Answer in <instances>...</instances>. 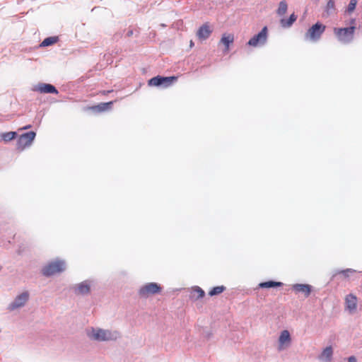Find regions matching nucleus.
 <instances>
[{
  "instance_id": "1",
  "label": "nucleus",
  "mask_w": 362,
  "mask_h": 362,
  "mask_svg": "<svg viewBox=\"0 0 362 362\" xmlns=\"http://www.w3.org/2000/svg\"><path fill=\"white\" fill-rule=\"evenodd\" d=\"M356 29V19L351 18L349 27L334 28L333 33L339 42L343 44H348L353 41Z\"/></svg>"
},
{
  "instance_id": "2",
  "label": "nucleus",
  "mask_w": 362,
  "mask_h": 362,
  "mask_svg": "<svg viewBox=\"0 0 362 362\" xmlns=\"http://www.w3.org/2000/svg\"><path fill=\"white\" fill-rule=\"evenodd\" d=\"M89 337L97 341L116 340L119 337L117 332H111L102 329H92L91 332L88 334Z\"/></svg>"
},
{
  "instance_id": "3",
  "label": "nucleus",
  "mask_w": 362,
  "mask_h": 362,
  "mask_svg": "<svg viewBox=\"0 0 362 362\" xmlns=\"http://www.w3.org/2000/svg\"><path fill=\"white\" fill-rule=\"evenodd\" d=\"M326 29V25L320 22H317L313 25L305 33V38L307 40L317 42L320 38Z\"/></svg>"
},
{
  "instance_id": "4",
  "label": "nucleus",
  "mask_w": 362,
  "mask_h": 362,
  "mask_svg": "<svg viewBox=\"0 0 362 362\" xmlns=\"http://www.w3.org/2000/svg\"><path fill=\"white\" fill-rule=\"evenodd\" d=\"M65 269L66 265L64 261L55 260L45 265L42 269V273L45 276H50L64 272Z\"/></svg>"
},
{
  "instance_id": "5",
  "label": "nucleus",
  "mask_w": 362,
  "mask_h": 362,
  "mask_svg": "<svg viewBox=\"0 0 362 362\" xmlns=\"http://www.w3.org/2000/svg\"><path fill=\"white\" fill-rule=\"evenodd\" d=\"M161 289L160 286L156 283H148L139 289V294L141 298H146L151 295L159 293Z\"/></svg>"
},
{
  "instance_id": "6",
  "label": "nucleus",
  "mask_w": 362,
  "mask_h": 362,
  "mask_svg": "<svg viewBox=\"0 0 362 362\" xmlns=\"http://www.w3.org/2000/svg\"><path fill=\"white\" fill-rule=\"evenodd\" d=\"M177 80V76L164 77V76H158L151 78L148 81V84L150 86H163L164 87H168L173 82L176 81Z\"/></svg>"
},
{
  "instance_id": "7",
  "label": "nucleus",
  "mask_w": 362,
  "mask_h": 362,
  "mask_svg": "<svg viewBox=\"0 0 362 362\" xmlns=\"http://www.w3.org/2000/svg\"><path fill=\"white\" fill-rule=\"evenodd\" d=\"M36 134L34 132H29L21 135L16 143L17 148L20 151H23L26 147L30 146Z\"/></svg>"
},
{
  "instance_id": "8",
  "label": "nucleus",
  "mask_w": 362,
  "mask_h": 362,
  "mask_svg": "<svg viewBox=\"0 0 362 362\" xmlns=\"http://www.w3.org/2000/svg\"><path fill=\"white\" fill-rule=\"evenodd\" d=\"M268 29L264 26L262 30L257 35H254L248 42L247 45L251 47H257L265 44L267 40Z\"/></svg>"
},
{
  "instance_id": "9",
  "label": "nucleus",
  "mask_w": 362,
  "mask_h": 362,
  "mask_svg": "<svg viewBox=\"0 0 362 362\" xmlns=\"http://www.w3.org/2000/svg\"><path fill=\"white\" fill-rule=\"evenodd\" d=\"M29 294L27 291L18 295L14 301L9 305L11 310H14L19 307L23 306L28 300Z\"/></svg>"
},
{
  "instance_id": "10",
  "label": "nucleus",
  "mask_w": 362,
  "mask_h": 362,
  "mask_svg": "<svg viewBox=\"0 0 362 362\" xmlns=\"http://www.w3.org/2000/svg\"><path fill=\"white\" fill-rule=\"evenodd\" d=\"M113 104L112 101L108 103H101L96 105L89 106L86 107L87 110H91L94 112H103L107 111L112 108V105Z\"/></svg>"
},
{
  "instance_id": "11",
  "label": "nucleus",
  "mask_w": 362,
  "mask_h": 362,
  "mask_svg": "<svg viewBox=\"0 0 362 362\" xmlns=\"http://www.w3.org/2000/svg\"><path fill=\"white\" fill-rule=\"evenodd\" d=\"M35 90L38 91L41 93H58V91L56 89V88L54 86L48 83L38 84L35 87Z\"/></svg>"
},
{
  "instance_id": "12",
  "label": "nucleus",
  "mask_w": 362,
  "mask_h": 362,
  "mask_svg": "<svg viewBox=\"0 0 362 362\" xmlns=\"http://www.w3.org/2000/svg\"><path fill=\"white\" fill-rule=\"evenodd\" d=\"M291 342V336L288 330H284L281 332L279 339V349L282 350L285 346H288Z\"/></svg>"
},
{
  "instance_id": "13",
  "label": "nucleus",
  "mask_w": 362,
  "mask_h": 362,
  "mask_svg": "<svg viewBox=\"0 0 362 362\" xmlns=\"http://www.w3.org/2000/svg\"><path fill=\"white\" fill-rule=\"evenodd\" d=\"M211 33V30L209 25L205 23L199 28L197 35L200 40H206L210 36Z\"/></svg>"
},
{
  "instance_id": "14",
  "label": "nucleus",
  "mask_w": 362,
  "mask_h": 362,
  "mask_svg": "<svg viewBox=\"0 0 362 362\" xmlns=\"http://www.w3.org/2000/svg\"><path fill=\"white\" fill-rule=\"evenodd\" d=\"M293 289L296 293H302L305 297H308L311 292V287L308 284H294Z\"/></svg>"
},
{
  "instance_id": "15",
  "label": "nucleus",
  "mask_w": 362,
  "mask_h": 362,
  "mask_svg": "<svg viewBox=\"0 0 362 362\" xmlns=\"http://www.w3.org/2000/svg\"><path fill=\"white\" fill-rule=\"evenodd\" d=\"M346 307L351 312H354L356 310L357 307V299L356 297L354 295H348L346 297Z\"/></svg>"
},
{
  "instance_id": "16",
  "label": "nucleus",
  "mask_w": 362,
  "mask_h": 362,
  "mask_svg": "<svg viewBox=\"0 0 362 362\" xmlns=\"http://www.w3.org/2000/svg\"><path fill=\"white\" fill-rule=\"evenodd\" d=\"M333 354L332 346L326 347L319 356L320 360L325 362H330Z\"/></svg>"
},
{
  "instance_id": "17",
  "label": "nucleus",
  "mask_w": 362,
  "mask_h": 362,
  "mask_svg": "<svg viewBox=\"0 0 362 362\" xmlns=\"http://www.w3.org/2000/svg\"><path fill=\"white\" fill-rule=\"evenodd\" d=\"M90 292V284L87 281L82 282L75 288V293L78 295L87 294Z\"/></svg>"
},
{
  "instance_id": "18",
  "label": "nucleus",
  "mask_w": 362,
  "mask_h": 362,
  "mask_svg": "<svg viewBox=\"0 0 362 362\" xmlns=\"http://www.w3.org/2000/svg\"><path fill=\"white\" fill-rule=\"evenodd\" d=\"M234 41V36L233 34H223L221 39V42L223 43L226 49L228 51L229 49V46Z\"/></svg>"
},
{
  "instance_id": "19",
  "label": "nucleus",
  "mask_w": 362,
  "mask_h": 362,
  "mask_svg": "<svg viewBox=\"0 0 362 362\" xmlns=\"http://www.w3.org/2000/svg\"><path fill=\"white\" fill-rule=\"evenodd\" d=\"M297 16L292 13L288 19L282 18L280 21L281 25L284 28H288L296 21Z\"/></svg>"
},
{
  "instance_id": "20",
  "label": "nucleus",
  "mask_w": 362,
  "mask_h": 362,
  "mask_svg": "<svg viewBox=\"0 0 362 362\" xmlns=\"http://www.w3.org/2000/svg\"><path fill=\"white\" fill-rule=\"evenodd\" d=\"M283 284L281 282H277L274 281H269L265 282H262L259 284L260 288H273V287H279L281 286Z\"/></svg>"
},
{
  "instance_id": "21",
  "label": "nucleus",
  "mask_w": 362,
  "mask_h": 362,
  "mask_svg": "<svg viewBox=\"0 0 362 362\" xmlns=\"http://www.w3.org/2000/svg\"><path fill=\"white\" fill-rule=\"evenodd\" d=\"M192 293H193L192 298H194L196 300L202 298L205 295L204 290H202L199 286H195L192 288Z\"/></svg>"
},
{
  "instance_id": "22",
  "label": "nucleus",
  "mask_w": 362,
  "mask_h": 362,
  "mask_svg": "<svg viewBox=\"0 0 362 362\" xmlns=\"http://www.w3.org/2000/svg\"><path fill=\"white\" fill-rule=\"evenodd\" d=\"M16 136V133L15 132H8L0 134L1 139L5 142H8L13 140V139H15Z\"/></svg>"
},
{
  "instance_id": "23",
  "label": "nucleus",
  "mask_w": 362,
  "mask_h": 362,
  "mask_svg": "<svg viewBox=\"0 0 362 362\" xmlns=\"http://www.w3.org/2000/svg\"><path fill=\"white\" fill-rule=\"evenodd\" d=\"M58 41V37H49L45 38L40 44L41 47H47L55 44Z\"/></svg>"
},
{
  "instance_id": "24",
  "label": "nucleus",
  "mask_w": 362,
  "mask_h": 362,
  "mask_svg": "<svg viewBox=\"0 0 362 362\" xmlns=\"http://www.w3.org/2000/svg\"><path fill=\"white\" fill-rule=\"evenodd\" d=\"M287 8H288V4L286 3V1H281L280 3H279V8L277 9V14L279 15V16H283L284 15L286 11H287Z\"/></svg>"
},
{
  "instance_id": "25",
  "label": "nucleus",
  "mask_w": 362,
  "mask_h": 362,
  "mask_svg": "<svg viewBox=\"0 0 362 362\" xmlns=\"http://www.w3.org/2000/svg\"><path fill=\"white\" fill-rule=\"evenodd\" d=\"M225 290H226V287L224 286H215L209 292V295L210 296H216V295L221 294Z\"/></svg>"
},
{
  "instance_id": "26",
  "label": "nucleus",
  "mask_w": 362,
  "mask_h": 362,
  "mask_svg": "<svg viewBox=\"0 0 362 362\" xmlns=\"http://www.w3.org/2000/svg\"><path fill=\"white\" fill-rule=\"evenodd\" d=\"M335 11V5L334 1L333 0H329L326 7H325V12L327 15H330Z\"/></svg>"
},
{
  "instance_id": "27",
  "label": "nucleus",
  "mask_w": 362,
  "mask_h": 362,
  "mask_svg": "<svg viewBox=\"0 0 362 362\" xmlns=\"http://www.w3.org/2000/svg\"><path fill=\"white\" fill-rule=\"evenodd\" d=\"M356 4L357 0H351L348 5L346 12H348L349 13H353L356 9Z\"/></svg>"
},
{
  "instance_id": "28",
  "label": "nucleus",
  "mask_w": 362,
  "mask_h": 362,
  "mask_svg": "<svg viewBox=\"0 0 362 362\" xmlns=\"http://www.w3.org/2000/svg\"><path fill=\"white\" fill-rule=\"evenodd\" d=\"M111 92H112V90H101V91H100V92H99V93H100V94H102V95H107V94H108V93H111Z\"/></svg>"
},
{
  "instance_id": "29",
  "label": "nucleus",
  "mask_w": 362,
  "mask_h": 362,
  "mask_svg": "<svg viewBox=\"0 0 362 362\" xmlns=\"http://www.w3.org/2000/svg\"><path fill=\"white\" fill-rule=\"evenodd\" d=\"M348 362H357L355 356H352L348 358Z\"/></svg>"
},
{
  "instance_id": "30",
  "label": "nucleus",
  "mask_w": 362,
  "mask_h": 362,
  "mask_svg": "<svg viewBox=\"0 0 362 362\" xmlns=\"http://www.w3.org/2000/svg\"><path fill=\"white\" fill-rule=\"evenodd\" d=\"M127 36H128V37L132 36V35H133V30H129V31L127 32Z\"/></svg>"
},
{
  "instance_id": "31",
  "label": "nucleus",
  "mask_w": 362,
  "mask_h": 362,
  "mask_svg": "<svg viewBox=\"0 0 362 362\" xmlns=\"http://www.w3.org/2000/svg\"><path fill=\"white\" fill-rule=\"evenodd\" d=\"M346 272H351V269H347V270H346V271H342V272H341V273H344V274H345V273H346Z\"/></svg>"
},
{
  "instance_id": "32",
  "label": "nucleus",
  "mask_w": 362,
  "mask_h": 362,
  "mask_svg": "<svg viewBox=\"0 0 362 362\" xmlns=\"http://www.w3.org/2000/svg\"><path fill=\"white\" fill-rule=\"evenodd\" d=\"M30 127V125H28V126H26V127H24L23 128H22V129H27Z\"/></svg>"
},
{
  "instance_id": "33",
  "label": "nucleus",
  "mask_w": 362,
  "mask_h": 362,
  "mask_svg": "<svg viewBox=\"0 0 362 362\" xmlns=\"http://www.w3.org/2000/svg\"><path fill=\"white\" fill-rule=\"evenodd\" d=\"M194 45V42H192V40L190 41V47H192Z\"/></svg>"
}]
</instances>
